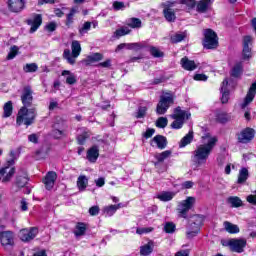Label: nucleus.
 <instances>
[{"label": "nucleus", "instance_id": "f257e3e1", "mask_svg": "<svg viewBox=\"0 0 256 256\" xmlns=\"http://www.w3.org/2000/svg\"><path fill=\"white\" fill-rule=\"evenodd\" d=\"M215 145H217V137H211L206 144H200L196 147L191 157L196 167H201V165L207 163L209 155H211L213 149H215Z\"/></svg>", "mask_w": 256, "mask_h": 256}, {"label": "nucleus", "instance_id": "f03ea898", "mask_svg": "<svg viewBox=\"0 0 256 256\" xmlns=\"http://www.w3.org/2000/svg\"><path fill=\"white\" fill-rule=\"evenodd\" d=\"M37 118V108H26L21 107L18 111L17 117H16V124L26 125V127H29V125H33L35 123V119Z\"/></svg>", "mask_w": 256, "mask_h": 256}, {"label": "nucleus", "instance_id": "7ed1b4c3", "mask_svg": "<svg viewBox=\"0 0 256 256\" xmlns=\"http://www.w3.org/2000/svg\"><path fill=\"white\" fill-rule=\"evenodd\" d=\"M175 103V96L171 92H163L156 106L157 115H165L171 105Z\"/></svg>", "mask_w": 256, "mask_h": 256}, {"label": "nucleus", "instance_id": "20e7f679", "mask_svg": "<svg viewBox=\"0 0 256 256\" xmlns=\"http://www.w3.org/2000/svg\"><path fill=\"white\" fill-rule=\"evenodd\" d=\"M223 247H229L232 253H243L247 247V239L245 238H231L229 240H222Z\"/></svg>", "mask_w": 256, "mask_h": 256}, {"label": "nucleus", "instance_id": "39448f33", "mask_svg": "<svg viewBox=\"0 0 256 256\" xmlns=\"http://www.w3.org/2000/svg\"><path fill=\"white\" fill-rule=\"evenodd\" d=\"M71 50L64 49L63 59H66L69 65H75L77 57L81 55V43L77 40H73L71 43Z\"/></svg>", "mask_w": 256, "mask_h": 256}, {"label": "nucleus", "instance_id": "423d86ee", "mask_svg": "<svg viewBox=\"0 0 256 256\" xmlns=\"http://www.w3.org/2000/svg\"><path fill=\"white\" fill-rule=\"evenodd\" d=\"M203 35V47L205 49H217V47H219V39L217 38V33H215V31L208 28L204 30Z\"/></svg>", "mask_w": 256, "mask_h": 256}, {"label": "nucleus", "instance_id": "0eeeda50", "mask_svg": "<svg viewBox=\"0 0 256 256\" xmlns=\"http://www.w3.org/2000/svg\"><path fill=\"white\" fill-rule=\"evenodd\" d=\"M193 205H195V197H187V199L179 202L177 211L179 213V217L183 219H187V213L193 209Z\"/></svg>", "mask_w": 256, "mask_h": 256}, {"label": "nucleus", "instance_id": "6e6552de", "mask_svg": "<svg viewBox=\"0 0 256 256\" xmlns=\"http://www.w3.org/2000/svg\"><path fill=\"white\" fill-rule=\"evenodd\" d=\"M173 5H175V2L166 1L161 4V7L163 8V15L166 21L168 23H175V20L177 19L176 11L173 9Z\"/></svg>", "mask_w": 256, "mask_h": 256}, {"label": "nucleus", "instance_id": "1a4fd4ad", "mask_svg": "<svg viewBox=\"0 0 256 256\" xmlns=\"http://www.w3.org/2000/svg\"><path fill=\"white\" fill-rule=\"evenodd\" d=\"M11 165H13V160L8 161V165L0 169V181H2V183H9V181L13 179L15 168L11 167Z\"/></svg>", "mask_w": 256, "mask_h": 256}, {"label": "nucleus", "instance_id": "9d476101", "mask_svg": "<svg viewBox=\"0 0 256 256\" xmlns=\"http://www.w3.org/2000/svg\"><path fill=\"white\" fill-rule=\"evenodd\" d=\"M21 102L23 104L22 107H32L33 105V89L31 86H25L22 90L21 94Z\"/></svg>", "mask_w": 256, "mask_h": 256}, {"label": "nucleus", "instance_id": "9b49d317", "mask_svg": "<svg viewBox=\"0 0 256 256\" xmlns=\"http://www.w3.org/2000/svg\"><path fill=\"white\" fill-rule=\"evenodd\" d=\"M39 234V229L32 227L30 229H22L19 232V238L21 241H24V243H28L29 241H33L35 237Z\"/></svg>", "mask_w": 256, "mask_h": 256}, {"label": "nucleus", "instance_id": "f8f14e48", "mask_svg": "<svg viewBox=\"0 0 256 256\" xmlns=\"http://www.w3.org/2000/svg\"><path fill=\"white\" fill-rule=\"evenodd\" d=\"M242 57L243 59H251L252 52L251 47H253V38L251 36H244L242 41Z\"/></svg>", "mask_w": 256, "mask_h": 256}, {"label": "nucleus", "instance_id": "ddd939ff", "mask_svg": "<svg viewBox=\"0 0 256 256\" xmlns=\"http://www.w3.org/2000/svg\"><path fill=\"white\" fill-rule=\"evenodd\" d=\"M27 25H30V33H35L43 24V16L41 14H33L31 18L26 20Z\"/></svg>", "mask_w": 256, "mask_h": 256}, {"label": "nucleus", "instance_id": "4468645a", "mask_svg": "<svg viewBox=\"0 0 256 256\" xmlns=\"http://www.w3.org/2000/svg\"><path fill=\"white\" fill-rule=\"evenodd\" d=\"M0 242L5 249H7V247H13V245H15V235H13L11 231H6L1 234Z\"/></svg>", "mask_w": 256, "mask_h": 256}, {"label": "nucleus", "instance_id": "2eb2a0df", "mask_svg": "<svg viewBox=\"0 0 256 256\" xmlns=\"http://www.w3.org/2000/svg\"><path fill=\"white\" fill-rule=\"evenodd\" d=\"M254 137H255V130L252 128H246L238 134V142L249 143L250 141H253Z\"/></svg>", "mask_w": 256, "mask_h": 256}, {"label": "nucleus", "instance_id": "dca6fc26", "mask_svg": "<svg viewBox=\"0 0 256 256\" xmlns=\"http://www.w3.org/2000/svg\"><path fill=\"white\" fill-rule=\"evenodd\" d=\"M8 9L12 13H21L25 9V0H8Z\"/></svg>", "mask_w": 256, "mask_h": 256}, {"label": "nucleus", "instance_id": "f3484780", "mask_svg": "<svg viewBox=\"0 0 256 256\" xmlns=\"http://www.w3.org/2000/svg\"><path fill=\"white\" fill-rule=\"evenodd\" d=\"M55 181H57V173L55 171L48 172L43 179V183L48 191L55 187Z\"/></svg>", "mask_w": 256, "mask_h": 256}, {"label": "nucleus", "instance_id": "a211bd4d", "mask_svg": "<svg viewBox=\"0 0 256 256\" xmlns=\"http://www.w3.org/2000/svg\"><path fill=\"white\" fill-rule=\"evenodd\" d=\"M151 147L165 149L167 147V138L163 135H156L150 142Z\"/></svg>", "mask_w": 256, "mask_h": 256}, {"label": "nucleus", "instance_id": "6ab92c4d", "mask_svg": "<svg viewBox=\"0 0 256 256\" xmlns=\"http://www.w3.org/2000/svg\"><path fill=\"white\" fill-rule=\"evenodd\" d=\"M180 65L182 69H185V71H195V69L199 67V64L195 63L193 60H190L187 56L180 60Z\"/></svg>", "mask_w": 256, "mask_h": 256}, {"label": "nucleus", "instance_id": "aec40b11", "mask_svg": "<svg viewBox=\"0 0 256 256\" xmlns=\"http://www.w3.org/2000/svg\"><path fill=\"white\" fill-rule=\"evenodd\" d=\"M255 95H256V81L252 83V85L250 86V89L244 99V102L241 105V108L245 109V107H247V105H249V103H251L253 99H255Z\"/></svg>", "mask_w": 256, "mask_h": 256}, {"label": "nucleus", "instance_id": "412c9836", "mask_svg": "<svg viewBox=\"0 0 256 256\" xmlns=\"http://www.w3.org/2000/svg\"><path fill=\"white\" fill-rule=\"evenodd\" d=\"M86 159L90 163H97V159H99V146L94 145L87 150Z\"/></svg>", "mask_w": 256, "mask_h": 256}, {"label": "nucleus", "instance_id": "4be33fe9", "mask_svg": "<svg viewBox=\"0 0 256 256\" xmlns=\"http://www.w3.org/2000/svg\"><path fill=\"white\" fill-rule=\"evenodd\" d=\"M29 181V178L27 177V172L20 171L18 172L16 176V185L17 187H25L27 185V182Z\"/></svg>", "mask_w": 256, "mask_h": 256}, {"label": "nucleus", "instance_id": "5701e85b", "mask_svg": "<svg viewBox=\"0 0 256 256\" xmlns=\"http://www.w3.org/2000/svg\"><path fill=\"white\" fill-rule=\"evenodd\" d=\"M172 119H182L185 121V119H189L191 117V114H188L187 111L182 110L181 107H177L174 109L173 115H171Z\"/></svg>", "mask_w": 256, "mask_h": 256}, {"label": "nucleus", "instance_id": "b1692460", "mask_svg": "<svg viewBox=\"0 0 256 256\" xmlns=\"http://www.w3.org/2000/svg\"><path fill=\"white\" fill-rule=\"evenodd\" d=\"M155 248V242L150 240L147 244L140 247V255L147 256L153 253V249Z\"/></svg>", "mask_w": 256, "mask_h": 256}, {"label": "nucleus", "instance_id": "393cba45", "mask_svg": "<svg viewBox=\"0 0 256 256\" xmlns=\"http://www.w3.org/2000/svg\"><path fill=\"white\" fill-rule=\"evenodd\" d=\"M226 203L232 208L243 207V201L238 196H230L226 199Z\"/></svg>", "mask_w": 256, "mask_h": 256}, {"label": "nucleus", "instance_id": "a878e982", "mask_svg": "<svg viewBox=\"0 0 256 256\" xmlns=\"http://www.w3.org/2000/svg\"><path fill=\"white\" fill-rule=\"evenodd\" d=\"M89 185V178L85 175H80L77 179V187L79 191H85Z\"/></svg>", "mask_w": 256, "mask_h": 256}, {"label": "nucleus", "instance_id": "bb28decb", "mask_svg": "<svg viewBox=\"0 0 256 256\" xmlns=\"http://www.w3.org/2000/svg\"><path fill=\"white\" fill-rule=\"evenodd\" d=\"M79 13V11L77 10V8H71L70 12L66 15V21H65V25L66 27H71V25H73L74 21H75V14Z\"/></svg>", "mask_w": 256, "mask_h": 256}, {"label": "nucleus", "instance_id": "cd10ccee", "mask_svg": "<svg viewBox=\"0 0 256 256\" xmlns=\"http://www.w3.org/2000/svg\"><path fill=\"white\" fill-rule=\"evenodd\" d=\"M126 25L128 27H131V29H141V25H143V22L139 18L132 17L126 20Z\"/></svg>", "mask_w": 256, "mask_h": 256}, {"label": "nucleus", "instance_id": "c85d7f7f", "mask_svg": "<svg viewBox=\"0 0 256 256\" xmlns=\"http://www.w3.org/2000/svg\"><path fill=\"white\" fill-rule=\"evenodd\" d=\"M11 115H13V102L8 101L3 106V115H2V117L4 119H7L8 117H11Z\"/></svg>", "mask_w": 256, "mask_h": 256}, {"label": "nucleus", "instance_id": "c756f323", "mask_svg": "<svg viewBox=\"0 0 256 256\" xmlns=\"http://www.w3.org/2000/svg\"><path fill=\"white\" fill-rule=\"evenodd\" d=\"M223 225H224L225 231H227V233H230L231 235H233L235 233H239V231H240L239 226H237L229 221H225L223 223Z\"/></svg>", "mask_w": 256, "mask_h": 256}, {"label": "nucleus", "instance_id": "7c9ffc66", "mask_svg": "<svg viewBox=\"0 0 256 256\" xmlns=\"http://www.w3.org/2000/svg\"><path fill=\"white\" fill-rule=\"evenodd\" d=\"M86 231H87V224L83 222H78L76 224L74 234L76 235V237H82V235H85Z\"/></svg>", "mask_w": 256, "mask_h": 256}, {"label": "nucleus", "instance_id": "2f4dec72", "mask_svg": "<svg viewBox=\"0 0 256 256\" xmlns=\"http://www.w3.org/2000/svg\"><path fill=\"white\" fill-rule=\"evenodd\" d=\"M242 74H243V62H238L232 68L230 75L232 77H241Z\"/></svg>", "mask_w": 256, "mask_h": 256}, {"label": "nucleus", "instance_id": "473e14b6", "mask_svg": "<svg viewBox=\"0 0 256 256\" xmlns=\"http://www.w3.org/2000/svg\"><path fill=\"white\" fill-rule=\"evenodd\" d=\"M65 75H68V77L66 78L67 85H75V83H77V77L75 76V74L71 73V71L63 70L62 76L65 77Z\"/></svg>", "mask_w": 256, "mask_h": 256}, {"label": "nucleus", "instance_id": "72a5a7b5", "mask_svg": "<svg viewBox=\"0 0 256 256\" xmlns=\"http://www.w3.org/2000/svg\"><path fill=\"white\" fill-rule=\"evenodd\" d=\"M172 153L173 152L171 150H166V151H163L162 153L155 154L154 158L158 161V163H163V161L171 157Z\"/></svg>", "mask_w": 256, "mask_h": 256}, {"label": "nucleus", "instance_id": "f704fd0d", "mask_svg": "<svg viewBox=\"0 0 256 256\" xmlns=\"http://www.w3.org/2000/svg\"><path fill=\"white\" fill-rule=\"evenodd\" d=\"M249 179V170L247 168H241L238 175V181L240 185L245 183Z\"/></svg>", "mask_w": 256, "mask_h": 256}, {"label": "nucleus", "instance_id": "c9c22d12", "mask_svg": "<svg viewBox=\"0 0 256 256\" xmlns=\"http://www.w3.org/2000/svg\"><path fill=\"white\" fill-rule=\"evenodd\" d=\"M209 5H211V0H201L197 4L198 13H205L209 9Z\"/></svg>", "mask_w": 256, "mask_h": 256}, {"label": "nucleus", "instance_id": "e433bc0d", "mask_svg": "<svg viewBox=\"0 0 256 256\" xmlns=\"http://www.w3.org/2000/svg\"><path fill=\"white\" fill-rule=\"evenodd\" d=\"M117 209H121V204L106 206L104 208V213H105V215H107V217H113V215H115Z\"/></svg>", "mask_w": 256, "mask_h": 256}, {"label": "nucleus", "instance_id": "4c0bfd02", "mask_svg": "<svg viewBox=\"0 0 256 256\" xmlns=\"http://www.w3.org/2000/svg\"><path fill=\"white\" fill-rule=\"evenodd\" d=\"M147 44L145 42H136V43H128L127 49L132 51H141V49H145Z\"/></svg>", "mask_w": 256, "mask_h": 256}, {"label": "nucleus", "instance_id": "58836bf2", "mask_svg": "<svg viewBox=\"0 0 256 256\" xmlns=\"http://www.w3.org/2000/svg\"><path fill=\"white\" fill-rule=\"evenodd\" d=\"M173 197H175V192L164 191L158 194L157 199H159L160 201L167 202V201H171Z\"/></svg>", "mask_w": 256, "mask_h": 256}, {"label": "nucleus", "instance_id": "ea45409f", "mask_svg": "<svg viewBox=\"0 0 256 256\" xmlns=\"http://www.w3.org/2000/svg\"><path fill=\"white\" fill-rule=\"evenodd\" d=\"M99 61H103V54L101 53H94L86 58V63H97Z\"/></svg>", "mask_w": 256, "mask_h": 256}, {"label": "nucleus", "instance_id": "a19ab883", "mask_svg": "<svg viewBox=\"0 0 256 256\" xmlns=\"http://www.w3.org/2000/svg\"><path fill=\"white\" fill-rule=\"evenodd\" d=\"M193 141V131H190L186 136H184L179 144V147H187Z\"/></svg>", "mask_w": 256, "mask_h": 256}, {"label": "nucleus", "instance_id": "79ce46f5", "mask_svg": "<svg viewBox=\"0 0 256 256\" xmlns=\"http://www.w3.org/2000/svg\"><path fill=\"white\" fill-rule=\"evenodd\" d=\"M129 33H131V29L127 26H122L114 32V35L119 39L120 37H124V35H129Z\"/></svg>", "mask_w": 256, "mask_h": 256}, {"label": "nucleus", "instance_id": "37998d69", "mask_svg": "<svg viewBox=\"0 0 256 256\" xmlns=\"http://www.w3.org/2000/svg\"><path fill=\"white\" fill-rule=\"evenodd\" d=\"M203 226V218L200 215H196L193 217V223L191 224L192 229H201Z\"/></svg>", "mask_w": 256, "mask_h": 256}, {"label": "nucleus", "instance_id": "c03bdc74", "mask_svg": "<svg viewBox=\"0 0 256 256\" xmlns=\"http://www.w3.org/2000/svg\"><path fill=\"white\" fill-rule=\"evenodd\" d=\"M53 127L54 128L52 130V137H54V139H63V137H67V133H65L64 130L57 129L56 125H54Z\"/></svg>", "mask_w": 256, "mask_h": 256}, {"label": "nucleus", "instance_id": "a18cd8bd", "mask_svg": "<svg viewBox=\"0 0 256 256\" xmlns=\"http://www.w3.org/2000/svg\"><path fill=\"white\" fill-rule=\"evenodd\" d=\"M37 69H39V66H37L36 63L26 64L23 67L24 73H35L37 71Z\"/></svg>", "mask_w": 256, "mask_h": 256}, {"label": "nucleus", "instance_id": "49530a36", "mask_svg": "<svg viewBox=\"0 0 256 256\" xmlns=\"http://www.w3.org/2000/svg\"><path fill=\"white\" fill-rule=\"evenodd\" d=\"M216 119L219 123H227V121H229L231 119V117L229 116V114H227L225 112H219L216 115Z\"/></svg>", "mask_w": 256, "mask_h": 256}, {"label": "nucleus", "instance_id": "de8ad7c7", "mask_svg": "<svg viewBox=\"0 0 256 256\" xmlns=\"http://www.w3.org/2000/svg\"><path fill=\"white\" fill-rule=\"evenodd\" d=\"M91 137V132H83L82 134L78 135L77 142L78 145H83L87 139Z\"/></svg>", "mask_w": 256, "mask_h": 256}, {"label": "nucleus", "instance_id": "09e8293b", "mask_svg": "<svg viewBox=\"0 0 256 256\" xmlns=\"http://www.w3.org/2000/svg\"><path fill=\"white\" fill-rule=\"evenodd\" d=\"M168 123L169 120L166 117H159L156 121V127L159 129H165Z\"/></svg>", "mask_w": 256, "mask_h": 256}, {"label": "nucleus", "instance_id": "8fccbe9b", "mask_svg": "<svg viewBox=\"0 0 256 256\" xmlns=\"http://www.w3.org/2000/svg\"><path fill=\"white\" fill-rule=\"evenodd\" d=\"M150 54L152 55V57H163L165 54L157 47L155 46H151L150 47Z\"/></svg>", "mask_w": 256, "mask_h": 256}, {"label": "nucleus", "instance_id": "3c124183", "mask_svg": "<svg viewBox=\"0 0 256 256\" xmlns=\"http://www.w3.org/2000/svg\"><path fill=\"white\" fill-rule=\"evenodd\" d=\"M174 120L175 121L171 123L172 129H181L185 124V120H182L181 118H174Z\"/></svg>", "mask_w": 256, "mask_h": 256}, {"label": "nucleus", "instance_id": "603ef678", "mask_svg": "<svg viewBox=\"0 0 256 256\" xmlns=\"http://www.w3.org/2000/svg\"><path fill=\"white\" fill-rule=\"evenodd\" d=\"M185 37H186L185 33H177L171 36V41L172 43H181V41H183Z\"/></svg>", "mask_w": 256, "mask_h": 256}, {"label": "nucleus", "instance_id": "864d4df0", "mask_svg": "<svg viewBox=\"0 0 256 256\" xmlns=\"http://www.w3.org/2000/svg\"><path fill=\"white\" fill-rule=\"evenodd\" d=\"M91 30V22H85L82 27L79 28L80 35H85Z\"/></svg>", "mask_w": 256, "mask_h": 256}, {"label": "nucleus", "instance_id": "5fc2aeb1", "mask_svg": "<svg viewBox=\"0 0 256 256\" xmlns=\"http://www.w3.org/2000/svg\"><path fill=\"white\" fill-rule=\"evenodd\" d=\"M18 53H19V47L12 46L10 48V52L8 53L7 59L8 60L15 59V57H17Z\"/></svg>", "mask_w": 256, "mask_h": 256}, {"label": "nucleus", "instance_id": "6e6d98bb", "mask_svg": "<svg viewBox=\"0 0 256 256\" xmlns=\"http://www.w3.org/2000/svg\"><path fill=\"white\" fill-rule=\"evenodd\" d=\"M176 226L173 222H167L164 225V231L165 233H175Z\"/></svg>", "mask_w": 256, "mask_h": 256}, {"label": "nucleus", "instance_id": "4d7b16f0", "mask_svg": "<svg viewBox=\"0 0 256 256\" xmlns=\"http://www.w3.org/2000/svg\"><path fill=\"white\" fill-rule=\"evenodd\" d=\"M146 114H147V107L141 106L138 109V112L136 114V118L137 119H143V117H145Z\"/></svg>", "mask_w": 256, "mask_h": 256}, {"label": "nucleus", "instance_id": "13d9d810", "mask_svg": "<svg viewBox=\"0 0 256 256\" xmlns=\"http://www.w3.org/2000/svg\"><path fill=\"white\" fill-rule=\"evenodd\" d=\"M153 227H147V228H137L136 233L138 235H143L145 233H151L153 231Z\"/></svg>", "mask_w": 256, "mask_h": 256}, {"label": "nucleus", "instance_id": "bf43d9fd", "mask_svg": "<svg viewBox=\"0 0 256 256\" xmlns=\"http://www.w3.org/2000/svg\"><path fill=\"white\" fill-rule=\"evenodd\" d=\"M113 8L115 11H121L125 8V3L123 2H119V1H115L113 3Z\"/></svg>", "mask_w": 256, "mask_h": 256}, {"label": "nucleus", "instance_id": "052dcab7", "mask_svg": "<svg viewBox=\"0 0 256 256\" xmlns=\"http://www.w3.org/2000/svg\"><path fill=\"white\" fill-rule=\"evenodd\" d=\"M197 3V0H182V5H187L190 9H193Z\"/></svg>", "mask_w": 256, "mask_h": 256}, {"label": "nucleus", "instance_id": "680f3d73", "mask_svg": "<svg viewBox=\"0 0 256 256\" xmlns=\"http://www.w3.org/2000/svg\"><path fill=\"white\" fill-rule=\"evenodd\" d=\"M99 211H101L99 206H92L89 209V214L92 215V216L99 215Z\"/></svg>", "mask_w": 256, "mask_h": 256}, {"label": "nucleus", "instance_id": "e2e57ef3", "mask_svg": "<svg viewBox=\"0 0 256 256\" xmlns=\"http://www.w3.org/2000/svg\"><path fill=\"white\" fill-rule=\"evenodd\" d=\"M208 77L205 74H195L194 81H207Z\"/></svg>", "mask_w": 256, "mask_h": 256}, {"label": "nucleus", "instance_id": "0e129e2a", "mask_svg": "<svg viewBox=\"0 0 256 256\" xmlns=\"http://www.w3.org/2000/svg\"><path fill=\"white\" fill-rule=\"evenodd\" d=\"M46 29L47 31H50L51 33H53V31H55L57 29V23L55 22H50L46 25Z\"/></svg>", "mask_w": 256, "mask_h": 256}, {"label": "nucleus", "instance_id": "69168bd1", "mask_svg": "<svg viewBox=\"0 0 256 256\" xmlns=\"http://www.w3.org/2000/svg\"><path fill=\"white\" fill-rule=\"evenodd\" d=\"M246 199L248 203H251V205H256V191L254 192V194L247 196Z\"/></svg>", "mask_w": 256, "mask_h": 256}, {"label": "nucleus", "instance_id": "338daca9", "mask_svg": "<svg viewBox=\"0 0 256 256\" xmlns=\"http://www.w3.org/2000/svg\"><path fill=\"white\" fill-rule=\"evenodd\" d=\"M221 101H222L223 104L228 103V101H229V91H227V90L222 91Z\"/></svg>", "mask_w": 256, "mask_h": 256}, {"label": "nucleus", "instance_id": "774afa93", "mask_svg": "<svg viewBox=\"0 0 256 256\" xmlns=\"http://www.w3.org/2000/svg\"><path fill=\"white\" fill-rule=\"evenodd\" d=\"M28 140L30 143H39V136L37 134H30Z\"/></svg>", "mask_w": 256, "mask_h": 256}]
</instances>
